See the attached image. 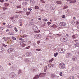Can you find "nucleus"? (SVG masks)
<instances>
[{
    "label": "nucleus",
    "instance_id": "obj_1",
    "mask_svg": "<svg viewBox=\"0 0 79 79\" xmlns=\"http://www.w3.org/2000/svg\"><path fill=\"white\" fill-rule=\"evenodd\" d=\"M59 67L60 69H63L65 68V64L64 63H61L59 64Z\"/></svg>",
    "mask_w": 79,
    "mask_h": 79
},
{
    "label": "nucleus",
    "instance_id": "obj_2",
    "mask_svg": "<svg viewBox=\"0 0 79 79\" xmlns=\"http://www.w3.org/2000/svg\"><path fill=\"white\" fill-rule=\"evenodd\" d=\"M34 37L35 39H40L41 37H42V35L39 34V35H35L34 36Z\"/></svg>",
    "mask_w": 79,
    "mask_h": 79
},
{
    "label": "nucleus",
    "instance_id": "obj_3",
    "mask_svg": "<svg viewBox=\"0 0 79 79\" xmlns=\"http://www.w3.org/2000/svg\"><path fill=\"white\" fill-rule=\"evenodd\" d=\"M24 42V40L20 41V45L22 47H25V46H26L25 44H24V43H23Z\"/></svg>",
    "mask_w": 79,
    "mask_h": 79
},
{
    "label": "nucleus",
    "instance_id": "obj_4",
    "mask_svg": "<svg viewBox=\"0 0 79 79\" xmlns=\"http://www.w3.org/2000/svg\"><path fill=\"white\" fill-rule=\"evenodd\" d=\"M15 52L14 51V48H11L7 50V52L8 53H11V52Z\"/></svg>",
    "mask_w": 79,
    "mask_h": 79
},
{
    "label": "nucleus",
    "instance_id": "obj_5",
    "mask_svg": "<svg viewBox=\"0 0 79 79\" xmlns=\"http://www.w3.org/2000/svg\"><path fill=\"white\" fill-rule=\"evenodd\" d=\"M59 52L61 53H63L65 52V49H64L62 48H60L59 50Z\"/></svg>",
    "mask_w": 79,
    "mask_h": 79
},
{
    "label": "nucleus",
    "instance_id": "obj_6",
    "mask_svg": "<svg viewBox=\"0 0 79 79\" xmlns=\"http://www.w3.org/2000/svg\"><path fill=\"white\" fill-rule=\"evenodd\" d=\"M65 25L66 23L65 22H62L59 23V25L60 26H65Z\"/></svg>",
    "mask_w": 79,
    "mask_h": 79
},
{
    "label": "nucleus",
    "instance_id": "obj_7",
    "mask_svg": "<svg viewBox=\"0 0 79 79\" xmlns=\"http://www.w3.org/2000/svg\"><path fill=\"white\" fill-rule=\"evenodd\" d=\"M50 8L52 10H53L55 9V5L54 4H52L50 6Z\"/></svg>",
    "mask_w": 79,
    "mask_h": 79
},
{
    "label": "nucleus",
    "instance_id": "obj_8",
    "mask_svg": "<svg viewBox=\"0 0 79 79\" xmlns=\"http://www.w3.org/2000/svg\"><path fill=\"white\" fill-rule=\"evenodd\" d=\"M33 30V31H37L38 29L37 27L36 26L34 25L32 27Z\"/></svg>",
    "mask_w": 79,
    "mask_h": 79
},
{
    "label": "nucleus",
    "instance_id": "obj_9",
    "mask_svg": "<svg viewBox=\"0 0 79 79\" xmlns=\"http://www.w3.org/2000/svg\"><path fill=\"white\" fill-rule=\"evenodd\" d=\"M45 76V73H40L39 75V76L40 77H44V76Z\"/></svg>",
    "mask_w": 79,
    "mask_h": 79
},
{
    "label": "nucleus",
    "instance_id": "obj_10",
    "mask_svg": "<svg viewBox=\"0 0 79 79\" xmlns=\"http://www.w3.org/2000/svg\"><path fill=\"white\" fill-rule=\"evenodd\" d=\"M74 45L76 47H79V42H77L75 43Z\"/></svg>",
    "mask_w": 79,
    "mask_h": 79
},
{
    "label": "nucleus",
    "instance_id": "obj_11",
    "mask_svg": "<svg viewBox=\"0 0 79 79\" xmlns=\"http://www.w3.org/2000/svg\"><path fill=\"white\" fill-rule=\"evenodd\" d=\"M30 2L31 3L32 5H35V1L34 0H31Z\"/></svg>",
    "mask_w": 79,
    "mask_h": 79
},
{
    "label": "nucleus",
    "instance_id": "obj_12",
    "mask_svg": "<svg viewBox=\"0 0 79 79\" xmlns=\"http://www.w3.org/2000/svg\"><path fill=\"white\" fill-rule=\"evenodd\" d=\"M26 55L27 56H29L31 55V53L29 52H27L26 53Z\"/></svg>",
    "mask_w": 79,
    "mask_h": 79
},
{
    "label": "nucleus",
    "instance_id": "obj_13",
    "mask_svg": "<svg viewBox=\"0 0 79 79\" xmlns=\"http://www.w3.org/2000/svg\"><path fill=\"white\" fill-rule=\"evenodd\" d=\"M55 75L53 73H52L51 74V77L52 79H54L55 78Z\"/></svg>",
    "mask_w": 79,
    "mask_h": 79
},
{
    "label": "nucleus",
    "instance_id": "obj_14",
    "mask_svg": "<svg viewBox=\"0 0 79 79\" xmlns=\"http://www.w3.org/2000/svg\"><path fill=\"white\" fill-rule=\"evenodd\" d=\"M72 60L73 61H77V57H73L72 58Z\"/></svg>",
    "mask_w": 79,
    "mask_h": 79
},
{
    "label": "nucleus",
    "instance_id": "obj_15",
    "mask_svg": "<svg viewBox=\"0 0 79 79\" xmlns=\"http://www.w3.org/2000/svg\"><path fill=\"white\" fill-rule=\"evenodd\" d=\"M60 40L61 41V42H67L68 41V39H67L65 40L64 41L63 37H61L60 38Z\"/></svg>",
    "mask_w": 79,
    "mask_h": 79
},
{
    "label": "nucleus",
    "instance_id": "obj_16",
    "mask_svg": "<svg viewBox=\"0 0 79 79\" xmlns=\"http://www.w3.org/2000/svg\"><path fill=\"white\" fill-rule=\"evenodd\" d=\"M39 75H36L33 78V79H37L39 78Z\"/></svg>",
    "mask_w": 79,
    "mask_h": 79
},
{
    "label": "nucleus",
    "instance_id": "obj_17",
    "mask_svg": "<svg viewBox=\"0 0 79 79\" xmlns=\"http://www.w3.org/2000/svg\"><path fill=\"white\" fill-rule=\"evenodd\" d=\"M54 64H48V67L49 68H51V67H53Z\"/></svg>",
    "mask_w": 79,
    "mask_h": 79
},
{
    "label": "nucleus",
    "instance_id": "obj_18",
    "mask_svg": "<svg viewBox=\"0 0 79 79\" xmlns=\"http://www.w3.org/2000/svg\"><path fill=\"white\" fill-rule=\"evenodd\" d=\"M66 58H69L70 56V53H68L66 54Z\"/></svg>",
    "mask_w": 79,
    "mask_h": 79
},
{
    "label": "nucleus",
    "instance_id": "obj_19",
    "mask_svg": "<svg viewBox=\"0 0 79 79\" xmlns=\"http://www.w3.org/2000/svg\"><path fill=\"white\" fill-rule=\"evenodd\" d=\"M25 32V31L23 30H20V33H21V34H24V32Z\"/></svg>",
    "mask_w": 79,
    "mask_h": 79
},
{
    "label": "nucleus",
    "instance_id": "obj_20",
    "mask_svg": "<svg viewBox=\"0 0 79 79\" xmlns=\"http://www.w3.org/2000/svg\"><path fill=\"white\" fill-rule=\"evenodd\" d=\"M10 75H12V77H14L16 76V74L15 73H12Z\"/></svg>",
    "mask_w": 79,
    "mask_h": 79
},
{
    "label": "nucleus",
    "instance_id": "obj_21",
    "mask_svg": "<svg viewBox=\"0 0 79 79\" xmlns=\"http://www.w3.org/2000/svg\"><path fill=\"white\" fill-rule=\"evenodd\" d=\"M68 8V6H65L64 7L63 9L64 10L65 9H66V8Z\"/></svg>",
    "mask_w": 79,
    "mask_h": 79
},
{
    "label": "nucleus",
    "instance_id": "obj_22",
    "mask_svg": "<svg viewBox=\"0 0 79 79\" xmlns=\"http://www.w3.org/2000/svg\"><path fill=\"white\" fill-rule=\"evenodd\" d=\"M35 10H38V9H39V7L37 6H35Z\"/></svg>",
    "mask_w": 79,
    "mask_h": 79
},
{
    "label": "nucleus",
    "instance_id": "obj_23",
    "mask_svg": "<svg viewBox=\"0 0 79 79\" xmlns=\"http://www.w3.org/2000/svg\"><path fill=\"white\" fill-rule=\"evenodd\" d=\"M23 5H27V2H23Z\"/></svg>",
    "mask_w": 79,
    "mask_h": 79
},
{
    "label": "nucleus",
    "instance_id": "obj_24",
    "mask_svg": "<svg viewBox=\"0 0 79 79\" xmlns=\"http://www.w3.org/2000/svg\"><path fill=\"white\" fill-rule=\"evenodd\" d=\"M12 39L13 40H16V38L14 36L12 37Z\"/></svg>",
    "mask_w": 79,
    "mask_h": 79
},
{
    "label": "nucleus",
    "instance_id": "obj_25",
    "mask_svg": "<svg viewBox=\"0 0 79 79\" xmlns=\"http://www.w3.org/2000/svg\"><path fill=\"white\" fill-rule=\"evenodd\" d=\"M52 27H53V28H55L56 29V26L55 25H54L52 26Z\"/></svg>",
    "mask_w": 79,
    "mask_h": 79
},
{
    "label": "nucleus",
    "instance_id": "obj_26",
    "mask_svg": "<svg viewBox=\"0 0 79 79\" xmlns=\"http://www.w3.org/2000/svg\"><path fill=\"white\" fill-rule=\"evenodd\" d=\"M26 14L27 16H28V15H29L30 14H31V12H27Z\"/></svg>",
    "mask_w": 79,
    "mask_h": 79
},
{
    "label": "nucleus",
    "instance_id": "obj_27",
    "mask_svg": "<svg viewBox=\"0 0 79 79\" xmlns=\"http://www.w3.org/2000/svg\"><path fill=\"white\" fill-rule=\"evenodd\" d=\"M23 13V11H22L15 12V13H19V14H20V13Z\"/></svg>",
    "mask_w": 79,
    "mask_h": 79
},
{
    "label": "nucleus",
    "instance_id": "obj_28",
    "mask_svg": "<svg viewBox=\"0 0 79 79\" xmlns=\"http://www.w3.org/2000/svg\"><path fill=\"white\" fill-rule=\"evenodd\" d=\"M58 52H56V53H55L54 54V56H55V57H56V56H57V55H58Z\"/></svg>",
    "mask_w": 79,
    "mask_h": 79
},
{
    "label": "nucleus",
    "instance_id": "obj_29",
    "mask_svg": "<svg viewBox=\"0 0 79 79\" xmlns=\"http://www.w3.org/2000/svg\"><path fill=\"white\" fill-rule=\"evenodd\" d=\"M56 3L57 4H61V2L60 1H57Z\"/></svg>",
    "mask_w": 79,
    "mask_h": 79
},
{
    "label": "nucleus",
    "instance_id": "obj_30",
    "mask_svg": "<svg viewBox=\"0 0 79 79\" xmlns=\"http://www.w3.org/2000/svg\"><path fill=\"white\" fill-rule=\"evenodd\" d=\"M47 69V67H45L44 68V72H45L46 71V70Z\"/></svg>",
    "mask_w": 79,
    "mask_h": 79
},
{
    "label": "nucleus",
    "instance_id": "obj_31",
    "mask_svg": "<svg viewBox=\"0 0 79 79\" xmlns=\"http://www.w3.org/2000/svg\"><path fill=\"white\" fill-rule=\"evenodd\" d=\"M4 5H5V6H8V5H9V4L5 3Z\"/></svg>",
    "mask_w": 79,
    "mask_h": 79
},
{
    "label": "nucleus",
    "instance_id": "obj_32",
    "mask_svg": "<svg viewBox=\"0 0 79 79\" xmlns=\"http://www.w3.org/2000/svg\"><path fill=\"white\" fill-rule=\"evenodd\" d=\"M9 34L10 35H14V34L12 32H10L9 33Z\"/></svg>",
    "mask_w": 79,
    "mask_h": 79
},
{
    "label": "nucleus",
    "instance_id": "obj_33",
    "mask_svg": "<svg viewBox=\"0 0 79 79\" xmlns=\"http://www.w3.org/2000/svg\"><path fill=\"white\" fill-rule=\"evenodd\" d=\"M14 29L15 30L16 32H18V29H17V28H16V27H15L14 28Z\"/></svg>",
    "mask_w": 79,
    "mask_h": 79
},
{
    "label": "nucleus",
    "instance_id": "obj_34",
    "mask_svg": "<svg viewBox=\"0 0 79 79\" xmlns=\"http://www.w3.org/2000/svg\"><path fill=\"white\" fill-rule=\"evenodd\" d=\"M53 60H54L53 58H52V59H51L49 61V63H51V62H52Z\"/></svg>",
    "mask_w": 79,
    "mask_h": 79
},
{
    "label": "nucleus",
    "instance_id": "obj_35",
    "mask_svg": "<svg viewBox=\"0 0 79 79\" xmlns=\"http://www.w3.org/2000/svg\"><path fill=\"white\" fill-rule=\"evenodd\" d=\"M76 0H74L72 1V3H76Z\"/></svg>",
    "mask_w": 79,
    "mask_h": 79
},
{
    "label": "nucleus",
    "instance_id": "obj_36",
    "mask_svg": "<svg viewBox=\"0 0 79 79\" xmlns=\"http://www.w3.org/2000/svg\"><path fill=\"white\" fill-rule=\"evenodd\" d=\"M40 2H41L42 3H45V1H44V0H41Z\"/></svg>",
    "mask_w": 79,
    "mask_h": 79
},
{
    "label": "nucleus",
    "instance_id": "obj_37",
    "mask_svg": "<svg viewBox=\"0 0 79 79\" xmlns=\"http://www.w3.org/2000/svg\"><path fill=\"white\" fill-rule=\"evenodd\" d=\"M59 75L60 76H62V75H63V73H62V72H60L59 73Z\"/></svg>",
    "mask_w": 79,
    "mask_h": 79
},
{
    "label": "nucleus",
    "instance_id": "obj_38",
    "mask_svg": "<svg viewBox=\"0 0 79 79\" xmlns=\"http://www.w3.org/2000/svg\"><path fill=\"white\" fill-rule=\"evenodd\" d=\"M17 8H21V5L17 6Z\"/></svg>",
    "mask_w": 79,
    "mask_h": 79
},
{
    "label": "nucleus",
    "instance_id": "obj_39",
    "mask_svg": "<svg viewBox=\"0 0 79 79\" xmlns=\"http://www.w3.org/2000/svg\"><path fill=\"white\" fill-rule=\"evenodd\" d=\"M43 21L44 22L47 21H48V20L46 19H43Z\"/></svg>",
    "mask_w": 79,
    "mask_h": 79
},
{
    "label": "nucleus",
    "instance_id": "obj_40",
    "mask_svg": "<svg viewBox=\"0 0 79 79\" xmlns=\"http://www.w3.org/2000/svg\"><path fill=\"white\" fill-rule=\"evenodd\" d=\"M73 37V39H76V36H75V35H73L72 36Z\"/></svg>",
    "mask_w": 79,
    "mask_h": 79
},
{
    "label": "nucleus",
    "instance_id": "obj_41",
    "mask_svg": "<svg viewBox=\"0 0 79 79\" xmlns=\"http://www.w3.org/2000/svg\"><path fill=\"white\" fill-rule=\"evenodd\" d=\"M65 17L66 16H65V15H63L61 17L62 18H65Z\"/></svg>",
    "mask_w": 79,
    "mask_h": 79
},
{
    "label": "nucleus",
    "instance_id": "obj_42",
    "mask_svg": "<svg viewBox=\"0 0 79 79\" xmlns=\"http://www.w3.org/2000/svg\"><path fill=\"white\" fill-rule=\"evenodd\" d=\"M36 51H38V52H39V51H40L41 50V49H36Z\"/></svg>",
    "mask_w": 79,
    "mask_h": 79
},
{
    "label": "nucleus",
    "instance_id": "obj_43",
    "mask_svg": "<svg viewBox=\"0 0 79 79\" xmlns=\"http://www.w3.org/2000/svg\"><path fill=\"white\" fill-rule=\"evenodd\" d=\"M40 30H38V31H35V33H39V32H40Z\"/></svg>",
    "mask_w": 79,
    "mask_h": 79
},
{
    "label": "nucleus",
    "instance_id": "obj_44",
    "mask_svg": "<svg viewBox=\"0 0 79 79\" xmlns=\"http://www.w3.org/2000/svg\"><path fill=\"white\" fill-rule=\"evenodd\" d=\"M63 39H64V41L66 40H67V39H66V37H63Z\"/></svg>",
    "mask_w": 79,
    "mask_h": 79
},
{
    "label": "nucleus",
    "instance_id": "obj_45",
    "mask_svg": "<svg viewBox=\"0 0 79 79\" xmlns=\"http://www.w3.org/2000/svg\"><path fill=\"white\" fill-rule=\"evenodd\" d=\"M22 73V71L21 70H19V74H20V73Z\"/></svg>",
    "mask_w": 79,
    "mask_h": 79
},
{
    "label": "nucleus",
    "instance_id": "obj_46",
    "mask_svg": "<svg viewBox=\"0 0 79 79\" xmlns=\"http://www.w3.org/2000/svg\"><path fill=\"white\" fill-rule=\"evenodd\" d=\"M8 27H10V28H11V25H8Z\"/></svg>",
    "mask_w": 79,
    "mask_h": 79
},
{
    "label": "nucleus",
    "instance_id": "obj_47",
    "mask_svg": "<svg viewBox=\"0 0 79 79\" xmlns=\"http://www.w3.org/2000/svg\"><path fill=\"white\" fill-rule=\"evenodd\" d=\"M10 39V37L6 38V40H9Z\"/></svg>",
    "mask_w": 79,
    "mask_h": 79
},
{
    "label": "nucleus",
    "instance_id": "obj_48",
    "mask_svg": "<svg viewBox=\"0 0 79 79\" xmlns=\"http://www.w3.org/2000/svg\"><path fill=\"white\" fill-rule=\"evenodd\" d=\"M2 45L4 46V47H6V46H7V45H5V44H2Z\"/></svg>",
    "mask_w": 79,
    "mask_h": 79
},
{
    "label": "nucleus",
    "instance_id": "obj_49",
    "mask_svg": "<svg viewBox=\"0 0 79 79\" xmlns=\"http://www.w3.org/2000/svg\"><path fill=\"white\" fill-rule=\"evenodd\" d=\"M28 10L30 11H31L32 10V9L31 8H29L28 9Z\"/></svg>",
    "mask_w": 79,
    "mask_h": 79
},
{
    "label": "nucleus",
    "instance_id": "obj_50",
    "mask_svg": "<svg viewBox=\"0 0 79 79\" xmlns=\"http://www.w3.org/2000/svg\"><path fill=\"white\" fill-rule=\"evenodd\" d=\"M74 78L72 77H69V79H73Z\"/></svg>",
    "mask_w": 79,
    "mask_h": 79
},
{
    "label": "nucleus",
    "instance_id": "obj_51",
    "mask_svg": "<svg viewBox=\"0 0 79 79\" xmlns=\"http://www.w3.org/2000/svg\"><path fill=\"white\" fill-rule=\"evenodd\" d=\"M50 24H51V23L50 22H48V26H49Z\"/></svg>",
    "mask_w": 79,
    "mask_h": 79
},
{
    "label": "nucleus",
    "instance_id": "obj_52",
    "mask_svg": "<svg viewBox=\"0 0 79 79\" xmlns=\"http://www.w3.org/2000/svg\"><path fill=\"white\" fill-rule=\"evenodd\" d=\"M29 48H30V46H28L26 48V49H29Z\"/></svg>",
    "mask_w": 79,
    "mask_h": 79
},
{
    "label": "nucleus",
    "instance_id": "obj_53",
    "mask_svg": "<svg viewBox=\"0 0 79 79\" xmlns=\"http://www.w3.org/2000/svg\"><path fill=\"white\" fill-rule=\"evenodd\" d=\"M40 41H38L37 42V44H38L39 45V44L40 43Z\"/></svg>",
    "mask_w": 79,
    "mask_h": 79
},
{
    "label": "nucleus",
    "instance_id": "obj_54",
    "mask_svg": "<svg viewBox=\"0 0 79 79\" xmlns=\"http://www.w3.org/2000/svg\"><path fill=\"white\" fill-rule=\"evenodd\" d=\"M24 40V39H23V38H20L19 39V40Z\"/></svg>",
    "mask_w": 79,
    "mask_h": 79
},
{
    "label": "nucleus",
    "instance_id": "obj_55",
    "mask_svg": "<svg viewBox=\"0 0 79 79\" xmlns=\"http://www.w3.org/2000/svg\"><path fill=\"white\" fill-rule=\"evenodd\" d=\"M0 2H2V3H3V2H4V1L3 0H0Z\"/></svg>",
    "mask_w": 79,
    "mask_h": 79
},
{
    "label": "nucleus",
    "instance_id": "obj_56",
    "mask_svg": "<svg viewBox=\"0 0 79 79\" xmlns=\"http://www.w3.org/2000/svg\"><path fill=\"white\" fill-rule=\"evenodd\" d=\"M48 39H49V38H48V36H47L46 38V40H48Z\"/></svg>",
    "mask_w": 79,
    "mask_h": 79
},
{
    "label": "nucleus",
    "instance_id": "obj_57",
    "mask_svg": "<svg viewBox=\"0 0 79 79\" xmlns=\"http://www.w3.org/2000/svg\"><path fill=\"white\" fill-rule=\"evenodd\" d=\"M2 50V51H4V50H5V49H3V48H2L1 49Z\"/></svg>",
    "mask_w": 79,
    "mask_h": 79
},
{
    "label": "nucleus",
    "instance_id": "obj_58",
    "mask_svg": "<svg viewBox=\"0 0 79 79\" xmlns=\"http://www.w3.org/2000/svg\"><path fill=\"white\" fill-rule=\"evenodd\" d=\"M1 30H3V28L2 27H1Z\"/></svg>",
    "mask_w": 79,
    "mask_h": 79
},
{
    "label": "nucleus",
    "instance_id": "obj_59",
    "mask_svg": "<svg viewBox=\"0 0 79 79\" xmlns=\"http://www.w3.org/2000/svg\"><path fill=\"white\" fill-rule=\"evenodd\" d=\"M15 17L16 18H18V15H16V16H15Z\"/></svg>",
    "mask_w": 79,
    "mask_h": 79
},
{
    "label": "nucleus",
    "instance_id": "obj_60",
    "mask_svg": "<svg viewBox=\"0 0 79 79\" xmlns=\"http://www.w3.org/2000/svg\"><path fill=\"white\" fill-rule=\"evenodd\" d=\"M76 24H79V22H76Z\"/></svg>",
    "mask_w": 79,
    "mask_h": 79
},
{
    "label": "nucleus",
    "instance_id": "obj_61",
    "mask_svg": "<svg viewBox=\"0 0 79 79\" xmlns=\"http://www.w3.org/2000/svg\"><path fill=\"white\" fill-rule=\"evenodd\" d=\"M71 0H67V2H71Z\"/></svg>",
    "mask_w": 79,
    "mask_h": 79
},
{
    "label": "nucleus",
    "instance_id": "obj_62",
    "mask_svg": "<svg viewBox=\"0 0 79 79\" xmlns=\"http://www.w3.org/2000/svg\"><path fill=\"white\" fill-rule=\"evenodd\" d=\"M6 39V37H3V38H2V39H4H4Z\"/></svg>",
    "mask_w": 79,
    "mask_h": 79
},
{
    "label": "nucleus",
    "instance_id": "obj_63",
    "mask_svg": "<svg viewBox=\"0 0 79 79\" xmlns=\"http://www.w3.org/2000/svg\"><path fill=\"white\" fill-rule=\"evenodd\" d=\"M73 19H76V18L75 17H73Z\"/></svg>",
    "mask_w": 79,
    "mask_h": 79
},
{
    "label": "nucleus",
    "instance_id": "obj_64",
    "mask_svg": "<svg viewBox=\"0 0 79 79\" xmlns=\"http://www.w3.org/2000/svg\"><path fill=\"white\" fill-rule=\"evenodd\" d=\"M74 41L75 42H77V41H78L77 40H74Z\"/></svg>",
    "mask_w": 79,
    "mask_h": 79
}]
</instances>
